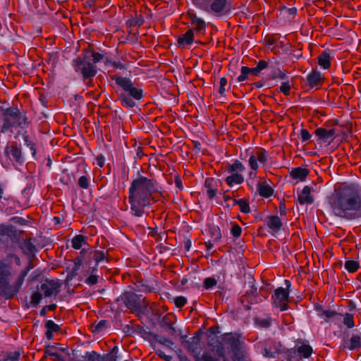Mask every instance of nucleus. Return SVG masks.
Returning a JSON list of instances; mask_svg holds the SVG:
<instances>
[{"instance_id": "obj_23", "label": "nucleus", "mask_w": 361, "mask_h": 361, "mask_svg": "<svg viewBox=\"0 0 361 361\" xmlns=\"http://www.w3.org/2000/svg\"><path fill=\"white\" fill-rule=\"evenodd\" d=\"M267 227L273 232H278L283 226V223L278 216H271L267 221Z\"/></svg>"}, {"instance_id": "obj_8", "label": "nucleus", "mask_w": 361, "mask_h": 361, "mask_svg": "<svg viewBox=\"0 0 361 361\" xmlns=\"http://www.w3.org/2000/svg\"><path fill=\"white\" fill-rule=\"evenodd\" d=\"M286 288L279 287L274 291L272 295L273 303L274 306L279 308L281 311L288 309V302L289 298V290L290 287V282L288 280H285Z\"/></svg>"}, {"instance_id": "obj_9", "label": "nucleus", "mask_w": 361, "mask_h": 361, "mask_svg": "<svg viewBox=\"0 0 361 361\" xmlns=\"http://www.w3.org/2000/svg\"><path fill=\"white\" fill-rule=\"evenodd\" d=\"M27 125V121L26 116L4 118V123L1 126V132L4 133L8 131L13 133L16 128L20 127L21 128H24Z\"/></svg>"}, {"instance_id": "obj_32", "label": "nucleus", "mask_w": 361, "mask_h": 361, "mask_svg": "<svg viewBox=\"0 0 361 361\" xmlns=\"http://www.w3.org/2000/svg\"><path fill=\"white\" fill-rule=\"evenodd\" d=\"M97 357V353L95 351H90L87 352L83 356L73 357L70 361H95Z\"/></svg>"}, {"instance_id": "obj_56", "label": "nucleus", "mask_w": 361, "mask_h": 361, "mask_svg": "<svg viewBox=\"0 0 361 361\" xmlns=\"http://www.w3.org/2000/svg\"><path fill=\"white\" fill-rule=\"evenodd\" d=\"M98 282V280H97V276L92 274H91L90 276H89L87 279H86V283L88 284V285H94L96 284Z\"/></svg>"}, {"instance_id": "obj_52", "label": "nucleus", "mask_w": 361, "mask_h": 361, "mask_svg": "<svg viewBox=\"0 0 361 361\" xmlns=\"http://www.w3.org/2000/svg\"><path fill=\"white\" fill-rule=\"evenodd\" d=\"M300 137H301V141H302V142H306V141L309 140L311 138V137H312L311 134H310V133H309V131H308L307 129H305V128H302V129L300 130Z\"/></svg>"}, {"instance_id": "obj_18", "label": "nucleus", "mask_w": 361, "mask_h": 361, "mask_svg": "<svg viewBox=\"0 0 361 361\" xmlns=\"http://www.w3.org/2000/svg\"><path fill=\"white\" fill-rule=\"evenodd\" d=\"M312 188L305 185L302 191L298 195V201L300 204H310L314 202V198L311 195Z\"/></svg>"}, {"instance_id": "obj_11", "label": "nucleus", "mask_w": 361, "mask_h": 361, "mask_svg": "<svg viewBox=\"0 0 361 361\" xmlns=\"http://www.w3.org/2000/svg\"><path fill=\"white\" fill-rule=\"evenodd\" d=\"M60 288L61 283L55 280H46L40 286V289L45 297L56 295L60 291Z\"/></svg>"}, {"instance_id": "obj_2", "label": "nucleus", "mask_w": 361, "mask_h": 361, "mask_svg": "<svg viewBox=\"0 0 361 361\" xmlns=\"http://www.w3.org/2000/svg\"><path fill=\"white\" fill-rule=\"evenodd\" d=\"M158 193L161 195L155 180L142 175H137L133 178L128 189L132 214L137 217L142 216L145 208L152 204Z\"/></svg>"}, {"instance_id": "obj_59", "label": "nucleus", "mask_w": 361, "mask_h": 361, "mask_svg": "<svg viewBox=\"0 0 361 361\" xmlns=\"http://www.w3.org/2000/svg\"><path fill=\"white\" fill-rule=\"evenodd\" d=\"M92 57L93 63H97L104 58V56L100 53L93 51L92 54Z\"/></svg>"}, {"instance_id": "obj_63", "label": "nucleus", "mask_w": 361, "mask_h": 361, "mask_svg": "<svg viewBox=\"0 0 361 361\" xmlns=\"http://www.w3.org/2000/svg\"><path fill=\"white\" fill-rule=\"evenodd\" d=\"M157 354L161 358H164V360L169 361L171 359V356L166 355L162 350L160 349H158L157 350Z\"/></svg>"}, {"instance_id": "obj_16", "label": "nucleus", "mask_w": 361, "mask_h": 361, "mask_svg": "<svg viewBox=\"0 0 361 361\" xmlns=\"http://www.w3.org/2000/svg\"><path fill=\"white\" fill-rule=\"evenodd\" d=\"M307 83L311 88H318L323 83L324 78L320 72L312 71L306 78Z\"/></svg>"}, {"instance_id": "obj_55", "label": "nucleus", "mask_w": 361, "mask_h": 361, "mask_svg": "<svg viewBox=\"0 0 361 361\" xmlns=\"http://www.w3.org/2000/svg\"><path fill=\"white\" fill-rule=\"evenodd\" d=\"M227 85V80L226 78H221L219 81V93L223 95L226 91L225 87Z\"/></svg>"}, {"instance_id": "obj_57", "label": "nucleus", "mask_w": 361, "mask_h": 361, "mask_svg": "<svg viewBox=\"0 0 361 361\" xmlns=\"http://www.w3.org/2000/svg\"><path fill=\"white\" fill-rule=\"evenodd\" d=\"M116 357L111 356L109 357L108 355L105 356H100L97 354V357L95 361H116Z\"/></svg>"}, {"instance_id": "obj_35", "label": "nucleus", "mask_w": 361, "mask_h": 361, "mask_svg": "<svg viewBox=\"0 0 361 361\" xmlns=\"http://www.w3.org/2000/svg\"><path fill=\"white\" fill-rule=\"evenodd\" d=\"M227 342L230 345L231 351L239 350V349L242 348V343L240 342L239 338H238L236 337L231 336V337L228 338Z\"/></svg>"}, {"instance_id": "obj_64", "label": "nucleus", "mask_w": 361, "mask_h": 361, "mask_svg": "<svg viewBox=\"0 0 361 361\" xmlns=\"http://www.w3.org/2000/svg\"><path fill=\"white\" fill-rule=\"evenodd\" d=\"M214 238L215 240H219L221 238V231L218 227L214 229Z\"/></svg>"}, {"instance_id": "obj_48", "label": "nucleus", "mask_w": 361, "mask_h": 361, "mask_svg": "<svg viewBox=\"0 0 361 361\" xmlns=\"http://www.w3.org/2000/svg\"><path fill=\"white\" fill-rule=\"evenodd\" d=\"M173 302L177 307L181 308L185 305L188 300L187 298L184 296H177L173 299Z\"/></svg>"}, {"instance_id": "obj_38", "label": "nucleus", "mask_w": 361, "mask_h": 361, "mask_svg": "<svg viewBox=\"0 0 361 361\" xmlns=\"http://www.w3.org/2000/svg\"><path fill=\"white\" fill-rule=\"evenodd\" d=\"M119 99L123 106L133 107L135 105V102L125 93L120 94Z\"/></svg>"}, {"instance_id": "obj_26", "label": "nucleus", "mask_w": 361, "mask_h": 361, "mask_svg": "<svg viewBox=\"0 0 361 361\" xmlns=\"http://www.w3.org/2000/svg\"><path fill=\"white\" fill-rule=\"evenodd\" d=\"M257 190L260 196L266 198L271 197L274 193L272 188L266 183H259Z\"/></svg>"}, {"instance_id": "obj_50", "label": "nucleus", "mask_w": 361, "mask_h": 361, "mask_svg": "<svg viewBox=\"0 0 361 361\" xmlns=\"http://www.w3.org/2000/svg\"><path fill=\"white\" fill-rule=\"evenodd\" d=\"M249 68L247 66H243L240 69V74L238 77L237 80L238 82H243L247 79Z\"/></svg>"}, {"instance_id": "obj_17", "label": "nucleus", "mask_w": 361, "mask_h": 361, "mask_svg": "<svg viewBox=\"0 0 361 361\" xmlns=\"http://www.w3.org/2000/svg\"><path fill=\"white\" fill-rule=\"evenodd\" d=\"M204 190L209 199L214 198L218 192L216 180L213 178H208L205 180Z\"/></svg>"}, {"instance_id": "obj_42", "label": "nucleus", "mask_w": 361, "mask_h": 361, "mask_svg": "<svg viewBox=\"0 0 361 361\" xmlns=\"http://www.w3.org/2000/svg\"><path fill=\"white\" fill-rule=\"evenodd\" d=\"M232 353V360L233 361H243L245 358V353L241 349L231 351Z\"/></svg>"}, {"instance_id": "obj_6", "label": "nucleus", "mask_w": 361, "mask_h": 361, "mask_svg": "<svg viewBox=\"0 0 361 361\" xmlns=\"http://www.w3.org/2000/svg\"><path fill=\"white\" fill-rule=\"evenodd\" d=\"M269 159V152L263 148L257 149L250 154L248 165L251 169L250 178H255L259 166H264Z\"/></svg>"}, {"instance_id": "obj_10", "label": "nucleus", "mask_w": 361, "mask_h": 361, "mask_svg": "<svg viewBox=\"0 0 361 361\" xmlns=\"http://www.w3.org/2000/svg\"><path fill=\"white\" fill-rule=\"evenodd\" d=\"M116 301L123 303L127 308L137 310L140 307V298L133 292H125L122 293Z\"/></svg>"}, {"instance_id": "obj_4", "label": "nucleus", "mask_w": 361, "mask_h": 361, "mask_svg": "<svg viewBox=\"0 0 361 361\" xmlns=\"http://www.w3.org/2000/svg\"><path fill=\"white\" fill-rule=\"evenodd\" d=\"M197 8L215 17H224L231 14L233 0H192Z\"/></svg>"}, {"instance_id": "obj_24", "label": "nucleus", "mask_w": 361, "mask_h": 361, "mask_svg": "<svg viewBox=\"0 0 361 361\" xmlns=\"http://www.w3.org/2000/svg\"><path fill=\"white\" fill-rule=\"evenodd\" d=\"M45 328L47 329L45 335L48 340H51L54 337V333L60 331V326L52 320H47L45 322Z\"/></svg>"}, {"instance_id": "obj_28", "label": "nucleus", "mask_w": 361, "mask_h": 361, "mask_svg": "<svg viewBox=\"0 0 361 361\" xmlns=\"http://www.w3.org/2000/svg\"><path fill=\"white\" fill-rule=\"evenodd\" d=\"M87 244V238L81 234L76 235L71 240V246L75 250L80 249Z\"/></svg>"}, {"instance_id": "obj_29", "label": "nucleus", "mask_w": 361, "mask_h": 361, "mask_svg": "<svg viewBox=\"0 0 361 361\" xmlns=\"http://www.w3.org/2000/svg\"><path fill=\"white\" fill-rule=\"evenodd\" d=\"M20 357V353L18 351L2 352L0 353V361H16Z\"/></svg>"}, {"instance_id": "obj_20", "label": "nucleus", "mask_w": 361, "mask_h": 361, "mask_svg": "<svg viewBox=\"0 0 361 361\" xmlns=\"http://www.w3.org/2000/svg\"><path fill=\"white\" fill-rule=\"evenodd\" d=\"M295 348H298L301 359L309 358L312 354V348L307 343L302 341H298L295 344Z\"/></svg>"}, {"instance_id": "obj_7", "label": "nucleus", "mask_w": 361, "mask_h": 361, "mask_svg": "<svg viewBox=\"0 0 361 361\" xmlns=\"http://www.w3.org/2000/svg\"><path fill=\"white\" fill-rule=\"evenodd\" d=\"M116 84L121 87L128 95L136 100H140L143 97L142 89L135 87L132 81L125 77L114 76Z\"/></svg>"}, {"instance_id": "obj_15", "label": "nucleus", "mask_w": 361, "mask_h": 361, "mask_svg": "<svg viewBox=\"0 0 361 361\" xmlns=\"http://www.w3.org/2000/svg\"><path fill=\"white\" fill-rule=\"evenodd\" d=\"M314 134L318 137V140L323 142H326L334 138L336 130L334 128L326 129L324 128H317L314 130Z\"/></svg>"}, {"instance_id": "obj_43", "label": "nucleus", "mask_w": 361, "mask_h": 361, "mask_svg": "<svg viewBox=\"0 0 361 361\" xmlns=\"http://www.w3.org/2000/svg\"><path fill=\"white\" fill-rule=\"evenodd\" d=\"M13 232L12 225L0 224V235H10Z\"/></svg>"}, {"instance_id": "obj_61", "label": "nucleus", "mask_w": 361, "mask_h": 361, "mask_svg": "<svg viewBox=\"0 0 361 361\" xmlns=\"http://www.w3.org/2000/svg\"><path fill=\"white\" fill-rule=\"evenodd\" d=\"M268 65H269V61H266L264 60H260L257 64V68L259 70V71L260 72L261 71L267 68L268 67Z\"/></svg>"}, {"instance_id": "obj_47", "label": "nucleus", "mask_w": 361, "mask_h": 361, "mask_svg": "<svg viewBox=\"0 0 361 361\" xmlns=\"http://www.w3.org/2000/svg\"><path fill=\"white\" fill-rule=\"evenodd\" d=\"M255 323L257 325L262 328H268L271 326V319L270 318L267 319H257L255 320Z\"/></svg>"}, {"instance_id": "obj_27", "label": "nucleus", "mask_w": 361, "mask_h": 361, "mask_svg": "<svg viewBox=\"0 0 361 361\" xmlns=\"http://www.w3.org/2000/svg\"><path fill=\"white\" fill-rule=\"evenodd\" d=\"M245 170V166L239 160H235L233 163L228 164L226 166V171L229 173H241Z\"/></svg>"}, {"instance_id": "obj_22", "label": "nucleus", "mask_w": 361, "mask_h": 361, "mask_svg": "<svg viewBox=\"0 0 361 361\" xmlns=\"http://www.w3.org/2000/svg\"><path fill=\"white\" fill-rule=\"evenodd\" d=\"M194 36L193 30H188L185 33L178 37L177 42L182 47H185L193 43Z\"/></svg>"}, {"instance_id": "obj_51", "label": "nucleus", "mask_w": 361, "mask_h": 361, "mask_svg": "<svg viewBox=\"0 0 361 361\" xmlns=\"http://www.w3.org/2000/svg\"><path fill=\"white\" fill-rule=\"evenodd\" d=\"M231 233L234 238H239L242 233V228L238 224L235 223L232 226Z\"/></svg>"}, {"instance_id": "obj_19", "label": "nucleus", "mask_w": 361, "mask_h": 361, "mask_svg": "<svg viewBox=\"0 0 361 361\" xmlns=\"http://www.w3.org/2000/svg\"><path fill=\"white\" fill-rule=\"evenodd\" d=\"M310 173V171L307 168L296 167L293 168L290 171V176L293 180L298 182L305 181Z\"/></svg>"}, {"instance_id": "obj_21", "label": "nucleus", "mask_w": 361, "mask_h": 361, "mask_svg": "<svg viewBox=\"0 0 361 361\" xmlns=\"http://www.w3.org/2000/svg\"><path fill=\"white\" fill-rule=\"evenodd\" d=\"M332 57L330 51L328 49L324 50L317 57V62L319 66L323 69H328L331 64Z\"/></svg>"}, {"instance_id": "obj_46", "label": "nucleus", "mask_w": 361, "mask_h": 361, "mask_svg": "<svg viewBox=\"0 0 361 361\" xmlns=\"http://www.w3.org/2000/svg\"><path fill=\"white\" fill-rule=\"evenodd\" d=\"M78 185L80 188L87 190L90 185V178L86 176H82L78 179Z\"/></svg>"}, {"instance_id": "obj_31", "label": "nucleus", "mask_w": 361, "mask_h": 361, "mask_svg": "<svg viewBox=\"0 0 361 361\" xmlns=\"http://www.w3.org/2000/svg\"><path fill=\"white\" fill-rule=\"evenodd\" d=\"M316 311L317 312V315L324 319H331L337 314L336 312L334 310L330 309L324 310L321 307H317L316 308Z\"/></svg>"}, {"instance_id": "obj_25", "label": "nucleus", "mask_w": 361, "mask_h": 361, "mask_svg": "<svg viewBox=\"0 0 361 361\" xmlns=\"http://www.w3.org/2000/svg\"><path fill=\"white\" fill-rule=\"evenodd\" d=\"M243 181L244 176L242 173H231L230 176H228L225 178V182L230 187H232L234 185H240L243 183Z\"/></svg>"}, {"instance_id": "obj_54", "label": "nucleus", "mask_w": 361, "mask_h": 361, "mask_svg": "<svg viewBox=\"0 0 361 361\" xmlns=\"http://www.w3.org/2000/svg\"><path fill=\"white\" fill-rule=\"evenodd\" d=\"M159 343L169 348H172L174 345V343L172 341L166 338H161L159 340Z\"/></svg>"}, {"instance_id": "obj_44", "label": "nucleus", "mask_w": 361, "mask_h": 361, "mask_svg": "<svg viewBox=\"0 0 361 361\" xmlns=\"http://www.w3.org/2000/svg\"><path fill=\"white\" fill-rule=\"evenodd\" d=\"M292 87V83L287 80L285 82H283L279 87V91L282 92L283 94L288 96L290 94V90Z\"/></svg>"}, {"instance_id": "obj_30", "label": "nucleus", "mask_w": 361, "mask_h": 361, "mask_svg": "<svg viewBox=\"0 0 361 361\" xmlns=\"http://www.w3.org/2000/svg\"><path fill=\"white\" fill-rule=\"evenodd\" d=\"M106 257H107V252L104 250H94L92 252V258L96 262V266H95V267L93 268L92 272L97 271V264L99 262L105 260L106 259Z\"/></svg>"}, {"instance_id": "obj_1", "label": "nucleus", "mask_w": 361, "mask_h": 361, "mask_svg": "<svg viewBox=\"0 0 361 361\" xmlns=\"http://www.w3.org/2000/svg\"><path fill=\"white\" fill-rule=\"evenodd\" d=\"M329 202L337 216L349 220L361 218V193L354 184H342Z\"/></svg>"}, {"instance_id": "obj_14", "label": "nucleus", "mask_w": 361, "mask_h": 361, "mask_svg": "<svg viewBox=\"0 0 361 361\" xmlns=\"http://www.w3.org/2000/svg\"><path fill=\"white\" fill-rule=\"evenodd\" d=\"M5 155L13 161L21 162L23 156L21 149L16 145L11 144L5 148Z\"/></svg>"}, {"instance_id": "obj_62", "label": "nucleus", "mask_w": 361, "mask_h": 361, "mask_svg": "<svg viewBox=\"0 0 361 361\" xmlns=\"http://www.w3.org/2000/svg\"><path fill=\"white\" fill-rule=\"evenodd\" d=\"M7 259H13L17 265H20V259L16 254H10L7 256Z\"/></svg>"}, {"instance_id": "obj_36", "label": "nucleus", "mask_w": 361, "mask_h": 361, "mask_svg": "<svg viewBox=\"0 0 361 361\" xmlns=\"http://www.w3.org/2000/svg\"><path fill=\"white\" fill-rule=\"evenodd\" d=\"M20 116H25V115L21 114L19 109L16 108H8L4 113V118H18Z\"/></svg>"}, {"instance_id": "obj_12", "label": "nucleus", "mask_w": 361, "mask_h": 361, "mask_svg": "<svg viewBox=\"0 0 361 361\" xmlns=\"http://www.w3.org/2000/svg\"><path fill=\"white\" fill-rule=\"evenodd\" d=\"M200 342L198 339H194L191 343L188 345V350L190 351L195 359V361H217L216 359L212 357L207 353L200 355L197 351Z\"/></svg>"}, {"instance_id": "obj_34", "label": "nucleus", "mask_w": 361, "mask_h": 361, "mask_svg": "<svg viewBox=\"0 0 361 361\" xmlns=\"http://www.w3.org/2000/svg\"><path fill=\"white\" fill-rule=\"evenodd\" d=\"M288 361H300L301 357L298 352V348H290L287 350L286 353Z\"/></svg>"}, {"instance_id": "obj_60", "label": "nucleus", "mask_w": 361, "mask_h": 361, "mask_svg": "<svg viewBox=\"0 0 361 361\" xmlns=\"http://www.w3.org/2000/svg\"><path fill=\"white\" fill-rule=\"evenodd\" d=\"M106 63H109L114 68L117 69H125V66L119 62V61H111V60H107Z\"/></svg>"}, {"instance_id": "obj_58", "label": "nucleus", "mask_w": 361, "mask_h": 361, "mask_svg": "<svg viewBox=\"0 0 361 361\" xmlns=\"http://www.w3.org/2000/svg\"><path fill=\"white\" fill-rule=\"evenodd\" d=\"M96 160V164L99 166L100 168L103 167L104 166L105 163V158L102 154H99L95 158Z\"/></svg>"}, {"instance_id": "obj_5", "label": "nucleus", "mask_w": 361, "mask_h": 361, "mask_svg": "<svg viewBox=\"0 0 361 361\" xmlns=\"http://www.w3.org/2000/svg\"><path fill=\"white\" fill-rule=\"evenodd\" d=\"M73 66L76 73H80L84 80H89L87 85H92V80L97 75V70L96 66L87 61H85L80 57L73 61Z\"/></svg>"}, {"instance_id": "obj_40", "label": "nucleus", "mask_w": 361, "mask_h": 361, "mask_svg": "<svg viewBox=\"0 0 361 361\" xmlns=\"http://www.w3.org/2000/svg\"><path fill=\"white\" fill-rule=\"evenodd\" d=\"M23 140L25 145L30 148L32 152V157L36 156V148L35 142L30 138V137L26 134H23Z\"/></svg>"}, {"instance_id": "obj_39", "label": "nucleus", "mask_w": 361, "mask_h": 361, "mask_svg": "<svg viewBox=\"0 0 361 361\" xmlns=\"http://www.w3.org/2000/svg\"><path fill=\"white\" fill-rule=\"evenodd\" d=\"M361 347V337L358 335H353L350 339V344L348 348L354 350Z\"/></svg>"}, {"instance_id": "obj_13", "label": "nucleus", "mask_w": 361, "mask_h": 361, "mask_svg": "<svg viewBox=\"0 0 361 361\" xmlns=\"http://www.w3.org/2000/svg\"><path fill=\"white\" fill-rule=\"evenodd\" d=\"M189 19L193 33L196 35H204L206 31V23L205 21L198 17L195 13H189Z\"/></svg>"}, {"instance_id": "obj_41", "label": "nucleus", "mask_w": 361, "mask_h": 361, "mask_svg": "<svg viewBox=\"0 0 361 361\" xmlns=\"http://www.w3.org/2000/svg\"><path fill=\"white\" fill-rule=\"evenodd\" d=\"M343 324L349 329L355 326L354 317L350 313H345L343 316Z\"/></svg>"}, {"instance_id": "obj_45", "label": "nucleus", "mask_w": 361, "mask_h": 361, "mask_svg": "<svg viewBox=\"0 0 361 361\" xmlns=\"http://www.w3.org/2000/svg\"><path fill=\"white\" fill-rule=\"evenodd\" d=\"M42 298V295L38 292L36 291L32 293L30 298V303L32 306L36 307L41 301Z\"/></svg>"}, {"instance_id": "obj_49", "label": "nucleus", "mask_w": 361, "mask_h": 361, "mask_svg": "<svg viewBox=\"0 0 361 361\" xmlns=\"http://www.w3.org/2000/svg\"><path fill=\"white\" fill-rule=\"evenodd\" d=\"M216 280L213 277H207L204 280V287L205 289H209L216 286Z\"/></svg>"}, {"instance_id": "obj_3", "label": "nucleus", "mask_w": 361, "mask_h": 361, "mask_svg": "<svg viewBox=\"0 0 361 361\" xmlns=\"http://www.w3.org/2000/svg\"><path fill=\"white\" fill-rule=\"evenodd\" d=\"M33 268L32 262L22 269L15 281L11 283L13 276L12 264L6 259H0V295L10 299L17 295L21 289L28 272Z\"/></svg>"}, {"instance_id": "obj_37", "label": "nucleus", "mask_w": 361, "mask_h": 361, "mask_svg": "<svg viewBox=\"0 0 361 361\" xmlns=\"http://www.w3.org/2000/svg\"><path fill=\"white\" fill-rule=\"evenodd\" d=\"M345 269L350 273L355 272L360 267L359 262L357 260H347L345 262Z\"/></svg>"}, {"instance_id": "obj_53", "label": "nucleus", "mask_w": 361, "mask_h": 361, "mask_svg": "<svg viewBox=\"0 0 361 361\" xmlns=\"http://www.w3.org/2000/svg\"><path fill=\"white\" fill-rule=\"evenodd\" d=\"M45 353L48 356L53 357L54 359H57L59 360H61V356L59 355V353L52 348L47 349Z\"/></svg>"}, {"instance_id": "obj_33", "label": "nucleus", "mask_w": 361, "mask_h": 361, "mask_svg": "<svg viewBox=\"0 0 361 361\" xmlns=\"http://www.w3.org/2000/svg\"><path fill=\"white\" fill-rule=\"evenodd\" d=\"M233 204H238L239 206L240 211L245 214H248L250 212V205L247 200L244 199L240 200H233Z\"/></svg>"}]
</instances>
